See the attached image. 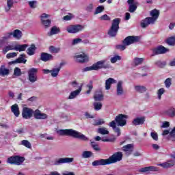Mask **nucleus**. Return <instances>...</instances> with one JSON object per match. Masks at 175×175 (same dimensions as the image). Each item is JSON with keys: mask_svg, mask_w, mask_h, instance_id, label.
I'll list each match as a JSON object with an SVG mask.
<instances>
[{"mask_svg": "<svg viewBox=\"0 0 175 175\" xmlns=\"http://www.w3.org/2000/svg\"><path fill=\"white\" fill-rule=\"evenodd\" d=\"M21 144L22 146H24L27 148H32V145L31 144V142H29V141L28 140H22Z\"/></svg>", "mask_w": 175, "mask_h": 175, "instance_id": "42", "label": "nucleus"}, {"mask_svg": "<svg viewBox=\"0 0 175 175\" xmlns=\"http://www.w3.org/2000/svg\"><path fill=\"white\" fill-rule=\"evenodd\" d=\"M9 75V69L6 68L5 65L0 67V76H8Z\"/></svg>", "mask_w": 175, "mask_h": 175, "instance_id": "32", "label": "nucleus"}, {"mask_svg": "<svg viewBox=\"0 0 175 175\" xmlns=\"http://www.w3.org/2000/svg\"><path fill=\"white\" fill-rule=\"evenodd\" d=\"M135 90L139 94H143L147 91V88L143 85H136L135 86Z\"/></svg>", "mask_w": 175, "mask_h": 175, "instance_id": "36", "label": "nucleus"}, {"mask_svg": "<svg viewBox=\"0 0 175 175\" xmlns=\"http://www.w3.org/2000/svg\"><path fill=\"white\" fill-rule=\"evenodd\" d=\"M174 165H175V161L170 159L163 163L157 164V166H161L163 169H170V167H173Z\"/></svg>", "mask_w": 175, "mask_h": 175, "instance_id": "17", "label": "nucleus"}, {"mask_svg": "<svg viewBox=\"0 0 175 175\" xmlns=\"http://www.w3.org/2000/svg\"><path fill=\"white\" fill-rule=\"evenodd\" d=\"M56 133L59 136H70V137H74L75 139H81V140H84V142L88 141V137L84 135V134H81V133L72 129H59L56 131Z\"/></svg>", "mask_w": 175, "mask_h": 175, "instance_id": "2", "label": "nucleus"}, {"mask_svg": "<svg viewBox=\"0 0 175 175\" xmlns=\"http://www.w3.org/2000/svg\"><path fill=\"white\" fill-rule=\"evenodd\" d=\"M91 146L94 151H100V147H99V145L96 142H91Z\"/></svg>", "mask_w": 175, "mask_h": 175, "instance_id": "48", "label": "nucleus"}, {"mask_svg": "<svg viewBox=\"0 0 175 175\" xmlns=\"http://www.w3.org/2000/svg\"><path fill=\"white\" fill-rule=\"evenodd\" d=\"M127 119L128 116L122 113L119 114L116 117L115 120L109 122V126L113 129L114 132L118 134V136H120V135H121V131L120 130V128L117 127V126L116 125V122L118 126H125V125H126Z\"/></svg>", "mask_w": 175, "mask_h": 175, "instance_id": "1", "label": "nucleus"}, {"mask_svg": "<svg viewBox=\"0 0 175 175\" xmlns=\"http://www.w3.org/2000/svg\"><path fill=\"white\" fill-rule=\"evenodd\" d=\"M165 114H167V116H169V117H175V109H169L168 110L166 111Z\"/></svg>", "mask_w": 175, "mask_h": 175, "instance_id": "44", "label": "nucleus"}, {"mask_svg": "<svg viewBox=\"0 0 175 175\" xmlns=\"http://www.w3.org/2000/svg\"><path fill=\"white\" fill-rule=\"evenodd\" d=\"M10 50H16V44H9L3 49V54H6L8 51H10Z\"/></svg>", "mask_w": 175, "mask_h": 175, "instance_id": "34", "label": "nucleus"}, {"mask_svg": "<svg viewBox=\"0 0 175 175\" xmlns=\"http://www.w3.org/2000/svg\"><path fill=\"white\" fill-rule=\"evenodd\" d=\"M73 161H75L73 157L59 158L54 162V165L58 166L59 165H64V163H72Z\"/></svg>", "mask_w": 175, "mask_h": 175, "instance_id": "10", "label": "nucleus"}, {"mask_svg": "<svg viewBox=\"0 0 175 175\" xmlns=\"http://www.w3.org/2000/svg\"><path fill=\"white\" fill-rule=\"evenodd\" d=\"M12 36H13V38H14L15 39H18V40L21 39V38L23 36V32L19 29H15L12 32Z\"/></svg>", "mask_w": 175, "mask_h": 175, "instance_id": "31", "label": "nucleus"}, {"mask_svg": "<svg viewBox=\"0 0 175 175\" xmlns=\"http://www.w3.org/2000/svg\"><path fill=\"white\" fill-rule=\"evenodd\" d=\"M82 39L81 38H75L72 40L71 44L72 46H76V44H79V43H81Z\"/></svg>", "mask_w": 175, "mask_h": 175, "instance_id": "56", "label": "nucleus"}, {"mask_svg": "<svg viewBox=\"0 0 175 175\" xmlns=\"http://www.w3.org/2000/svg\"><path fill=\"white\" fill-rule=\"evenodd\" d=\"M61 66H62V63L60 64L59 67L54 68L51 70V76H52V77H57V76H58L59 70H61Z\"/></svg>", "mask_w": 175, "mask_h": 175, "instance_id": "29", "label": "nucleus"}, {"mask_svg": "<svg viewBox=\"0 0 175 175\" xmlns=\"http://www.w3.org/2000/svg\"><path fill=\"white\" fill-rule=\"evenodd\" d=\"M70 85H71L72 88H77L79 83H77L76 81H74L70 83Z\"/></svg>", "mask_w": 175, "mask_h": 175, "instance_id": "63", "label": "nucleus"}, {"mask_svg": "<svg viewBox=\"0 0 175 175\" xmlns=\"http://www.w3.org/2000/svg\"><path fill=\"white\" fill-rule=\"evenodd\" d=\"M150 136H151L152 139H153V140H155L156 142H157V140H158V133H157L156 132H151L150 133Z\"/></svg>", "mask_w": 175, "mask_h": 175, "instance_id": "59", "label": "nucleus"}, {"mask_svg": "<svg viewBox=\"0 0 175 175\" xmlns=\"http://www.w3.org/2000/svg\"><path fill=\"white\" fill-rule=\"evenodd\" d=\"M98 133H100V135H109V131L107 129L103 127L98 129Z\"/></svg>", "mask_w": 175, "mask_h": 175, "instance_id": "47", "label": "nucleus"}, {"mask_svg": "<svg viewBox=\"0 0 175 175\" xmlns=\"http://www.w3.org/2000/svg\"><path fill=\"white\" fill-rule=\"evenodd\" d=\"M168 51H169V49L165 48V46H159L153 49V55H152V56H154L158 54H165V53H167Z\"/></svg>", "mask_w": 175, "mask_h": 175, "instance_id": "14", "label": "nucleus"}, {"mask_svg": "<svg viewBox=\"0 0 175 175\" xmlns=\"http://www.w3.org/2000/svg\"><path fill=\"white\" fill-rule=\"evenodd\" d=\"M27 47H28V44H15V51H25L27 50Z\"/></svg>", "mask_w": 175, "mask_h": 175, "instance_id": "30", "label": "nucleus"}, {"mask_svg": "<svg viewBox=\"0 0 175 175\" xmlns=\"http://www.w3.org/2000/svg\"><path fill=\"white\" fill-rule=\"evenodd\" d=\"M150 16H152L150 18H154V23H155L158 19V17H159V11L156 9L152 10L150 12Z\"/></svg>", "mask_w": 175, "mask_h": 175, "instance_id": "33", "label": "nucleus"}, {"mask_svg": "<svg viewBox=\"0 0 175 175\" xmlns=\"http://www.w3.org/2000/svg\"><path fill=\"white\" fill-rule=\"evenodd\" d=\"M49 17H50V15L46 13L41 15V21L44 27H49V25L51 24V21L47 19Z\"/></svg>", "mask_w": 175, "mask_h": 175, "instance_id": "19", "label": "nucleus"}, {"mask_svg": "<svg viewBox=\"0 0 175 175\" xmlns=\"http://www.w3.org/2000/svg\"><path fill=\"white\" fill-rule=\"evenodd\" d=\"M94 100L96 102L103 100V94H96L94 95Z\"/></svg>", "mask_w": 175, "mask_h": 175, "instance_id": "52", "label": "nucleus"}, {"mask_svg": "<svg viewBox=\"0 0 175 175\" xmlns=\"http://www.w3.org/2000/svg\"><path fill=\"white\" fill-rule=\"evenodd\" d=\"M35 51H36V46L35 44H31L27 51V53L28 55H33L35 54Z\"/></svg>", "mask_w": 175, "mask_h": 175, "instance_id": "35", "label": "nucleus"}, {"mask_svg": "<svg viewBox=\"0 0 175 175\" xmlns=\"http://www.w3.org/2000/svg\"><path fill=\"white\" fill-rule=\"evenodd\" d=\"M122 160V152H115L112 156L109 157V159H107L108 165H111V163H116L120 162Z\"/></svg>", "mask_w": 175, "mask_h": 175, "instance_id": "8", "label": "nucleus"}, {"mask_svg": "<svg viewBox=\"0 0 175 175\" xmlns=\"http://www.w3.org/2000/svg\"><path fill=\"white\" fill-rule=\"evenodd\" d=\"M164 84L166 88H170V86L172 85V78H167L165 79Z\"/></svg>", "mask_w": 175, "mask_h": 175, "instance_id": "55", "label": "nucleus"}, {"mask_svg": "<svg viewBox=\"0 0 175 175\" xmlns=\"http://www.w3.org/2000/svg\"><path fill=\"white\" fill-rule=\"evenodd\" d=\"M127 3L129 4V12H130V13H135L137 9L139 2L136 0H128Z\"/></svg>", "mask_w": 175, "mask_h": 175, "instance_id": "12", "label": "nucleus"}, {"mask_svg": "<svg viewBox=\"0 0 175 175\" xmlns=\"http://www.w3.org/2000/svg\"><path fill=\"white\" fill-rule=\"evenodd\" d=\"M34 118L36 120H46L47 118V114L41 113L40 110H36L33 113Z\"/></svg>", "mask_w": 175, "mask_h": 175, "instance_id": "23", "label": "nucleus"}, {"mask_svg": "<svg viewBox=\"0 0 175 175\" xmlns=\"http://www.w3.org/2000/svg\"><path fill=\"white\" fill-rule=\"evenodd\" d=\"M105 124V120L103 119H98L94 121L93 125L97 126L99 125H103Z\"/></svg>", "mask_w": 175, "mask_h": 175, "instance_id": "53", "label": "nucleus"}, {"mask_svg": "<svg viewBox=\"0 0 175 175\" xmlns=\"http://www.w3.org/2000/svg\"><path fill=\"white\" fill-rule=\"evenodd\" d=\"M77 62L80 64H84V62H88V56L85 53H80L75 56Z\"/></svg>", "mask_w": 175, "mask_h": 175, "instance_id": "13", "label": "nucleus"}, {"mask_svg": "<svg viewBox=\"0 0 175 175\" xmlns=\"http://www.w3.org/2000/svg\"><path fill=\"white\" fill-rule=\"evenodd\" d=\"M57 33H59V28H57V27H53L51 29L50 33H48V35L51 36V35H57Z\"/></svg>", "mask_w": 175, "mask_h": 175, "instance_id": "39", "label": "nucleus"}, {"mask_svg": "<svg viewBox=\"0 0 175 175\" xmlns=\"http://www.w3.org/2000/svg\"><path fill=\"white\" fill-rule=\"evenodd\" d=\"M120 23H121L120 18H117L113 20L111 27L108 31V35H109V36L113 38L117 36V32H118V30L120 29Z\"/></svg>", "mask_w": 175, "mask_h": 175, "instance_id": "4", "label": "nucleus"}, {"mask_svg": "<svg viewBox=\"0 0 175 175\" xmlns=\"http://www.w3.org/2000/svg\"><path fill=\"white\" fill-rule=\"evenodd\" d=\"M105 165H109V163L107 159H101L100 160H96L92 162V166H102Z\"/></svg>", "mask_w": 175, "mask_h": 175, "instance_id": "25", "label": "nucleus"}, {"mask_svg": "<svg viewBox=\"0 0 175 175\" xmlns=\"http://www.w3.org/2000/svg\"><path fill=\"white\" fill-rule=\"evenodd\" d=\"M82 86H79L78 89L76 90H74L70 93V95L68 97V99H75V98H77L79 95H80V92H81Z\"/></svg>", "mask_w": 175, "mask_h": 175, "instance_id": "21", "label": "nucleus"}, {"mask_svg": "<svg viewBox=\"0 0 175 175\" xmlns=\"http://www.w3.org/2000/svg\"><path fill=\"white\" fill-rule=\"evenodd\" d=\"M14 75L16 76L17 77L21 76V69H20L18 67L15 68L14 70Z\"/></svg>", "mask_w": 175, "mask_h": 175, "instance_id": "54", "label": "nucleus"}, {"mask_svg": "<svg viewBox=\"0 0 175 175\" xmlns=\"http://www.w3.org/2000/svg\"><path fill=\"white\" fill-rule=\"evenodd\" d=\"M163 94H165V89L164 88H160L157 91V98L159 100H161V99L162 98V95H163Z\"/></svg>", "mask_w": 175, "mask_h": 175, "instance_id": "50", "label": "nucleus"}, {"mask_svg": "<svg viewBox=\"0 0 175 175\" xmlns=\"http://www.w3.org/2000/svg\"><path fill=\"white\" fill-rule=\"evenodd\" d=\"M139 39V36H129L124 40L123 44L117 45L116 49L118 50L124 51L125 49H126V46H131V44L136 43Z\"/></svg>", "mask_w": 175, "mask_h": 175, "instance_id": "3", "label": "nucleus"}, {"mask_svg": "<svg viewBox=\"0 0 175 175\" xmlns=\"http://www.w3.org/2000/svg\"><path fill=\"white\" fill-rule=\"evenodd\" d=\"M155 65H157V66H159V68H163V66H165V65H166V63L165 62L157 61L155 62Z\"/></svg>", "mask_w": 175, "mask_h": 175, "instance_id": "60", "label": "nucleus"}, {"mask_svg": "<svg viewBox=\"0 0 175 175\" xmlns=\"http://www.w3.org/2000/svg\"><path fill=\"white\" fill-rule=\"evenodd\" d=\"M33 110L31 108L23 107L22 111V117L25 120H29L32 116H33Z\"/></svg>", "mask_w": 175, "mask_h": 175, "instance_id": "11", "label": "nucleus"}, {"mask_svg": "<svg viewBox=\"0 0 175 175\" xmlns=\"http://www.w3.org/2000/svg\"><path fill=\"white\" fill-rule=\"evenodd\" d=\"M11 111L13 113L15 117H18L20 116V108L18 105L14 104L11 107Z\"/></svg>", "mask_w": 175, "mask_h": 175, "instance_id": "27", "label": "nucleus"}, {"mask_svg": "<svg viewBox=\"0 0 175 175\" xmlns=\"http://www.w3.org/2000/svg\"><path fill=\"white\" fill-rule=\"evenodd\" d=\"M117 81L113 78H109L105 81V90H109L111 87V84H116Z\"/></svg>", "mask_w": 175, "mask_h": 175, "instance_id": "26", "label": "nucleus"}, {"mask_svg": "<svg viewBox=\"0 0 175 175\" xmlns=\"http://www.w3.org/2000/svg\"><path fill=\"white\" fill-rule=\"evenodd\" d=\"M93 106L94 107V110H96V111H99V110H100L102 109V103L100 102H94L93 103Z\"/></svg>", "mask_w": 175, "mask_h": 175, "instance_id": "41", "label": "nucleus"}, {"mask_svg": "<svg viewBox=\"0 0 175 175\" xmlns=\"http://www.w3.org/2000/svg\"><path fill=\"white\" fill-rule=\"evenodd\" d=\"M143 61H144V59L143 58L135 57L134 58L133 64L137 66L138 65H142V64H143Z\"/></svg>", "mask_w": 175, "mask_h": 175, "instance_id": "45", "label": "nucleus"}, {"mask_svg": "<svg viewBox=\"0 0 175 175\" xmlns=\"http://www.w3.org/2000/svg\"><path fill=\"white\" fill-rule=\"evenodd\" d=\"M100 20L105 21H109L110 20V17L107 16V14H104L100 16Z\"/></svg>", "mask_w": 175, "mask_h": 175, "instance_id": "62", "label": "nucleus"}, {"mask_svg": "<svg viewBox=\"0 0 175 175\" xmlns=\"http://www.w3.org/2000/svg\"><path fill=\"white\" fill-rule=\"evenodd\" d=\"M154 23H155V19L147 17L141 21V27L142 28H147L150 24H154Z\"/></svg>", "mask_w": 175, "mask_h": 175, "instance_id": "16", "label": "nucleus"}, {"mask_svg": "<svg viewBox=\"0 0 175 175\" xmlns=\"http://www.w3.org/2000/svg\"><path fill=\"white\" fill-rule=\"evenodd\" d=\"M116 95L122 96L124 95V81H119L116 84Z\"/></svg>", "mask_w": 175, "mask_h": 175, "instance_id": "15", "label": "nucleus"}, {"mask_svg": "<svg viewBox=\"0 0 175 175\" xmlns=\"http://www.w3.org/2000/svg\"><path fill=\"white\" fill-rule=\"evenodd\" d=\"M49 51L51 53H53L54 54H57V53H59V51H61V49L59 47H55L53 46H51L49 47Z\"/></svg>", "mask_w": 175, "mask_h": 175, "instance_id": "43", "label": "nucleus"}, {"mask_svg": "<svg viewBox=\"0 0 175 175\" xmlns=\"http://www.w3.org/2000/svg\"><path fill=\"white\" fill-rule=\"evenodd\" d=\"M25 161V159L23 157L20 156H13L8 159V163H10V165H17L18 166L20 165H23Z\"/></svg>", "mask_w": 175, "mask_h": 175, "instance_id": "6", "label": "nucleus"}, {"mask_svg": "<svg viewBox=\"0 0 175 175\" xmlns=\"http://www.w3.org/2000/svg\"><path fill=\"white\" fill-rule=\"evenodd\" d=\"M25 57V54H21L20 55V57H18L15 60V62H16V64H26L27 59L24 58Z\"/></svg>", "mask_w": 175, "mask_h": 175, "instance_id": "37", "label": "nucleus"}, {"mask_svg": "<svg viewBox=\"0 0 175 175\" xmlns=\"http://www.w3.org/2000/svg\"><path fill=\"white\" fill-rule=\"evenodd\" d=\"M135 146L133 144H129L122 147V151H124L126 157H129L133 152Z\"/></svg>", "mask_w": 175, "mask_h": 175, "instance_id": "18", "label": "nucleus"}, {"mask_svg": "<svg viewBox=\"0 0 175 175\" xmlns=\"http://www.w3.org/2000/svg\"><path fill=\"white\" fill-rule=\"evenodd\" d=\"M92 157V152L91 151H83L81 154V158L83 159L91 158Z\"/></svg>", "mask_w": 175, "mask_h": 175, "instance_id": "38", "label": "nucleus"}, {"mask_svg": "<svg viewBox=\"0 0 175 175\" xmlns=\"http://www.w3.org/2000/svg\"><path fill=\"white\" fill-rule=\"evenodd\" d=\"M40 59L44 62H47L49 61H53L54 59V56L47 53H42Z\"/></svg>", "mask_w": 175, "mask_h": 175, "instance_id": "20", "label": "nucleus"}, {"mask_svg": "<svg viewBox=\"0 0 175 175\" xmlns=\"http://www.w3.org/2000/svg\"><path fill=\"white\" fill-rule=\"evenodd\" d=\"M103 10H105V6L103 5H99L98 7H97L96 8V10L94 12V14H99V13H102V12H103Z\"/></svg>", "mask_w": 175, "mask_h": 175, "instance_id": "49", "label": "nucleus"}, {"mask_svg": "<svg viewBox=\"0 0 175 175\" xmlns=\"http://www.w3.org/2000/svg\"><path fill=\"white\" fill-rule=\"evenodd\" d=\"M14 57H17V53L16 52L10 53L6 55V58L8 59L10 58H14Z\"/></svg>", "mask_w": 175, "mask_h": 175, "instance_id": "58", "label": "nucleus"}, {"mask_svg": "<svg viewBox=\"0 0 175 175\" xmlns=\"http://www.w3.org/2000/svg\"><path fill=\"white\" fill-rule=\"evenodd\" d=\"M93 68L94 70H99V69H109L111 66H110V63L107 62V59H103L94 64Z\"/></svg>", "mask_w": 175, "mask_h": 175, "instance_id": "5", "label": "nucleus"}, {"mask_svg": "<svg viewBox=\"0 0 175 175\" xmlns=\"http://www.w3.org/2000/svg\"><path fill=\"white\" fill-rule=\"evenodd\" d=\"M84 29V26L82 25H69L66 27V31L68 33H77L81 32Z\"/></svg>", "mask_w": 175, "mask_h": 175, "instance_id": "9", "label": "nucleus"}, {"mask_svg": "<svg viewBox=\"0 0 175 175\" xmlns=\"http://www.w3.org/2000/svg\"><path fill=\"white\" fill-rule=\"evenodd\" d=\"M12 8H14V0H6V5L4 7L5 12L8 13Z\"/></svg>", "mask_w": 175, "mask_h": 175, "instance_id": "24", "label": "nucleus"}, {"mask_svg": "<svg viewBox=\"0 0 175 175\" xmlns=\"http://www.w3.org/2000/svg\"><path fill=\"white\" fill-rule=\"evenodd\" d=\"M28 80L30 83H36L38 80V68H31L27 71Z\"/></svg>", "mask_w": 175, "mask_h": 175, "instance_id": "7", "label": "nucleus"}, {"mask_svg": "<svg viewBox=\"0 0 175 175\" xmlns=\"http://www.w3.org/2000/svg\"><path fill=\"white\" fill-rule=\"evenodd\" d=\"M139 173H148V172H158V167L154 166H149L142 167L139 170Z\"/></svg>", "mask_w": 175, "mask_h": 175, "instance_id": "22", "label": "nucleus"}, {"mask_svg": "<svg viewBox=\"0 0 175 175\" xmlns=\"http://www.w3.org/2000/svg\"><path fill=\"white\" fill-rule=\"evenodd\" d=\"M111 64H116L117 61H121V56L120 55H115L110 59Z\"/></svg>", "mask_w": 175, "mask_h": 175, "instance_id": "51", "label": "nucleus"}, {"mask_svg": "<svg viewBox=\"0 0 175 175\" xmlns=\"http://www.w3.org/2000/svg\"><path fill=\"white\" fill-rule=\"evenodd\" d=\"M12 36H13V33H12V32L7 33L3 37V40H8V39H10V38H12Z\"/></svg>", "mask_w": 175, "mask_h": 175, "instance_id": "61", "label": "nucleus"}, {"mask_svg": "<svg viewBox=\"0 0 175 175\" xmlns=\"http://www.w3.org/2000/svg\"><path fill=\"white\" fill-rule=\"evenodd\" d=\"M73 17H75L74 15H72V14H68V15L64 16V20H65V21H70V20H72V18H73Z\"/></svg>", "mask_w": 175, "mask_h": 175, "instance_id": "57", "label": "nucleus"}, {"mask_svg": "<svg viewBox=\"0 0 175 175\" xmlns=\"http://www.w3.org/2000/svg\"><path fill=\"white\" fill-rule=\"evenodd\" d=\"M28 5L31 9H36L38 8V1H28Z\"/></svg>", "mask_w": 175, "mask_h": 175, "instance_id": "46", "label": "nucleus"}, {"mask_svg": "<svg viewBox=\"0 0 175 175\" xmlns=\"http://www.w3.org/2000/svg\"><path fill=\"white\" fill-rule=\"evenodd\" d=\"M62 175H75V172H68V171H64V172H62Z\"/></svg>", "mask_w": 175, "mask_h": 175, "instance_id": "64", "label": "nucleus"}, {"mask_svg": "<svg viewBox=\"0 0 175 175\" xmlns=\"http://www.w3.org/2000/svg\"><path fill=\"white\" fill-rule=\"evenodd\" d=\"M145 121H146V119L144 118V117L136 118L133 120V124L135 126L143 125Z\"/></svg>", "mask_w": 175, "mask_h": 175, "instance_id": "28", "label": "nucleus"}, {"mask_svg": "<svg viewBox=\"0 0 175 175\" xmlns=\"http://www.w3.org/2000/svg\"><path fill=\"white\" fill-rule=\"evenodd\" d=\"M166 42L169 46H175V36L168 38Z\"/></svg>", "mask_w": 175, "mask_h": 175, "instance_id": "40", "label": "nucleus"}]
</instances>
